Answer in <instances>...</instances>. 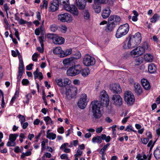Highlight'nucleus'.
I'll return each mask as SVG.
<instances>
[{"mask_svg":"<svg viewBox=\"0 0 160 160\" xmlns=\"http://www.w3.org/2000/svg\"><path fill=\"white\" fill-rule=\"evenodd\" d=\"M60 158L62 159H66V160H69L68 157V155L66 154H62L60 156Z\"/></svg>","mask_w":160,"mask_h":160,"instance_id":"nucleus-51","label":"nucleus"},{"mask_svg":"<svg viewBox=\"0 0 160 160\" xmlns=\"http://www.w3.org/2000/svg\"><path fill=\"white\" fill-rule=\"evenodd\" d=\"M120 20V17L116 15H111L108 18V21H112L115 24L116 23V25L119 24Z\"/></svg>","mask_w":160,"mask_h":160,"instance_id":"nucleus-16","label":"nucleus"},{"mask_svg":"<svg viewBox=\"0 0 160 160\" xmlns=\"http://www.w3.org/2000/svg\"><path fill=\"white\" fill-rule=\"evenodd\" d=\"M114 0H107L106 3L108 5L112 6L113 4Z\"/></svg>","mask_w":160,"mask_h":160,"instance_id":"nucleus-55","label":"nucleus"},{"mask_svg":"<svg viewBox=\"0 0 160 160\" xmlns=\"http://www.w3.org/2000/svg\"><path fill=\"white\" fill-rule=\"evenodd\" d=\"M87 96L86 94H82L77 103L78 107L81 109H84L87 105Z\"/></svg>","mask_w":160,"mask_h":160,"instance_id":"nucleus-10","label":"nucleus"},{"mask_svg":"<svg viewBox=\"0 0 160 160\" xmlns=\"http://www.w3.org/2000/svg\"><path fill=\"white\" fill-rule=\"evenodd\" d=\"M34 76V79H36L39 77V80H41L43 78V76L42 73L41 72H33Z\"/></svg>","mask_w":160,"mask_h":160,"instance_id":"nucleus-33","label":"nucleus"},{"mask_svg":"<svg viewBox=\"0 0 160 160\" xmlns=\"http://www.w3.org/2000/svg\"><path fill=\"white\" fill-rule=\"evenodd\" d=\"M112 99L114 104L118 106H120L122 104V100L120 95H114Z\"/></svg>","mask_w":160,"mask_h":160,"instance_id":"nucleus-12","label":"nucleus"},{"mask_svg":"<svg viewBox=\"0 0 160 160\" xmlns=\"http://www.w3.org/2000/svg\"><path fill=\"white\" fill-rule=\"evenodd\" d=\"M69 0H54V2L58 4L59 5H62L64 9L65 7H66L69 3Z\"/></svg>","mask_w":160,"mask_h":160,"instance_id":"nucleus-24","label":"nucleus"},{"mask_svg":"<svg viewBox=\"0 0 160 160\" xmlns=\"http://www.w3.org/2000/svg\"><path fill=\"white\" fill-rule=\"evenodd\" d=\"M127 40H128L129 42V46H130L131 48H135L138 46L135 40L133 38L132 35H129L127 37Z\"/></svg>","mask_w":160,"mask_h":160,"instance_id":"nucleus-17","label":"nucleus"},{"mask_svg":"<svg viewBox=\"0 0 160 160\" xmlns=\"http://www.w3.org/2000/svg\"><path fill=\"white\" fill-rule=\"evenodd\" d=\"M99 101L96 100L92 101L91 104L92 105V110L94 117L96 119L101 118L102 116L101 109L103 107H107L109 105V96L106 91L104 90L100 93Z\"/></svg>","mask_w":160,"mask_h":160,"instance_id":"nucleus-1","label":"nucleus"},{"mask_svg":"<svg viewBox=\"0 0 160 160\" xmlns=\"http://www.w3.org/2000/svg\"><path fill=\"white\" fill-rule=\"evenodd\" d=\"M141 82L143 88L146 90H149L150 88V86L148 80L145 78L141 79Z\"/></svg>","mask_w":160,"mask_h":160,"instance_id":"nucleus-21","label":"nucleus"},{"mask_svg":"<svg viewBox=\"0 0 160 160\" xmlns=\"http://www.w3.org/2000/svg\"><path fill=\"white\" fill-rule=\"evenodd\" d=\"M18 22L19 24L22 25L26 24V21L24 20L22 18H21L19 21Z\"/></svg>","mask_w":160,"mask_h":160,"instance_id":"nucleus-60","label":"nucleus"},{"mask_svg":"<svg viewBox=\"0 0 160 160\" xmlns=\"http://www.w3.org/2000/svg\"><path fill=\"white\" fill-rule=\"evenodd\" d=\"M41 146H42V148L41 150L42 151H43L45 150V142L43 141H42L41 143Z\"/></svg>","mask_w":160,"mask_h":160,"instance_id":"nucleus-63","label":"nucleus"},{"mask_svg":"<svg viewBox=\"0 0 160 160\" xmlns=\"http://www.w3.org/2000/svg\"><path fill=\"white\" fill-rule=\"evenodd\" d=\"M56 135L55 133L52 132H50L47 135L46 137L47 138L50 139L54 140L56 138Z\"/></svg>","mask_w":160,"mask_h":160,"instance_id":"nucleus-39","label":"nucleus"},{"mask_svg":"<svg viewBox=\"0 0 160 160\" xmlns=\"http://www.w3.org/2000/svg\"><path fill=\"white\" fill-rule=\"evenodd\" d=\"M106 0H94L95 4H104Z\"/></svg>","mask_w":160,"mask_h":160,"instance_id":"nucleus-46","label":"nucleus"},{"mask_svg":"<svg viewBox=\"0 0 160 160\" xmlns=\"http://www.w3.org/2000/svg\"><path fill=\"white\" fill-rule=\"evenodd\" d=\"M72 92L71 97L72 98H75L76 96L78 90L76 87H74L72 88Z\"/></svg>","mask_w":160,"mask_h":160,"instance_id":"nucleus-38","label":"nucleus"},{"mask_svg":"<svg viewBox=\"0 0 160 160\" xmlns=\"http://www.w3.org/2000/svg\"><path fill=\"white\" fill-rule=\"evenodd\" d=\"M55 82L60 87H64L63 80L62 79H56Z\"/></svg>","mask_w":160,"mask_h":160,"instance_id":"nucleus-40","label":"nucleus"},{"mask_svg":"<svg viewBox=\"0 0 160 160\" xmlns=\"http://www.w3.org/2000/svg\"><path fill=\"white\" fill-rule=\"evenodd\" d=\"M82 153V151L79 149H78L77 151V153L74 155L75 157H78L81 156Z\"/></svg>","mask_w":160,"mask_h":160,"instance_id":"nucleus-52","label":"nucleus"},{"mask_svg":"<svg viewBox=\"0 0 160 160\" xmlns=\"http://www.w3.org/2000/svg\"><path fill=\"white\" fill-rule=\"evenodd\" d=\"M18 136V135L17 134H11L9 136V140L12 142H15Z\"/></svg>","mask_w":160,"mask_h":160,"instance_id":"nucleus-34","label":"nucleus"},{"mask_svg":"<svg viewBox=\"0 0 160 160\" xmlns=\"http://www.w3.org/2000/svg\"><path fill=\"white\" fill-rule=\"evenodd\" d=\"M50 30L52 32H55L58 29V27L56 24H52L50 26Z\"/></svg>","mask_w":160,"mask_h":160,"instance_id":"nucleus-44","label":"nucleus"},{"mask_svg":"<svg viewBox=\"0 0 160 160\" xmlns=\"http://www.w3.org/2000/svg\"><path fill=\"white\" fill-rule=\"evenodd\" d=\"M44 38V36H41L39 37V41L40 43H41L42 42H43L45 41Z\"/></svg>","mask_w":160,"mask_h":160,"instance_id":"nucleus-64","label":"nucleus"},{"mask_svg":"<svg viewBox=\"0 0 160 160\" xmlns=\"http://www.w3.org/2000/svg\"><path fill=\"white\" fill-rule=\"evenodd\" d=\"M141 47L144 49V51H145V50L147 49L148 48V43L146 42H144Z\"/></svg>","mask_w":160,"mask_h":160,"instance_id":"nucleus-47","label":"nucleus"},{"mask_svg":"<svg viewBox=\"0 0 160 160\" xmlns=\"http://www.w3.org/2000/svg\"><path fill=\"white\" fill-rule=\"evenodd\" d=\"M129 26L128 23L121 25L117 31L116 37L120 38L126 35L129 31Z\"/></svg>","mask_w":160,"mask_h":160,"instance_id":"nucleus-2","label":"nucleus"},{"mask_svg":"<svg viewBox=\"0 0 160 160\" xmlns=\"http://www.w3.org/2000/svg\"><path fill=\"white\" fill-rule=\"evenodd\" d=\"M38 54L37 53H35L32 56V60L34 62H37L38 61L37 57Z\"/></svg>","mask_w":160,"mask_h":160,"instance_id":"nucleus-50","label":"nucleus"},{"mask_svg":"<svg viewBox=\"0 0 160 160\" xmlns=\"http://www.w3.org/2000/svg\"><path fill=\"white\" fill-rule=\"evenodd\" d=\"M72 87H70L69 86V87H67L66 88V95L67 96L70 95V92H72Z\"/></svg>","mask_w":160,"mask_h":160,"instance_id":"nucleus-42","label":"nucleus"},{"mask_svg":"<svg viewBox=\"0 0 160 160\" xmlns=\"http://www.w3.org/2000/svg\"><path fill=\"white\" fill-rule=\"evenodd\" d=\"M43 119L46 123L48 122L49 120H51V118L48 116L44 117Z\"/></svg>","mask_w":160,"mask_h":160,"instance_id":"nucleus-62","label":"nucleus"},{"mask_svg":"<svg viewBox=\"0 0 160 160\" xmlns=\"http://www.w3.org/2000/svg\"><path fill=\"white\" fill-rule=\"evenodd\" d=\"M83 15L84 18L86 20H88L90 18V14L87 10H85L83 12Z\"/></svg>","mask_w":160,"mask_h":160,"instance_id":"nucleus-36","label":"nucleus"},{"mask_svg":"<svg viewBox=\"0 0 160 160\" xmlns=\"http://www.w3.org/2000/svg\"><path fill=\"white\" fill-rule=\"evenodd\" d=\"M129 42L128 40H127V38L126 40L122 43L123 48L125 49L131 48L130 46H129Z\"/></svg>","mask_w":160,"mask_h":160,"instance_id":"nucleus-35","label":"nucleus"},{"mask_svg":"<svg viewBox=\"0 0 160 160\" xmlns=\"http://www.w3.org/2000/svg\"><path fill=\"white\" fill-rule=\"evenodd\" d=\"M48 2L47 0H44L43 1V5L42 7L43 8H45L46 9L47 8L48 6Z\"/></svg>","mask_w":160,"mask_h":160,"instance_id":"nucleus-57","label":"nucleus"},{"mask_svg":"<svg viewBox=\"0 0 160 160\" xmlns=\"http://www.w3.org/2000/svg\"><path fill=\"white\" fill-rule=\"evenodd\" d=\"M146 135L147 136L148 138L151 139L152 138V133L150 132H147L146 133Z\"/></svg>","mask_w":160,"mask_h":160,"instance_id":"nucleus-56","label":"nucleus"},{"mask_svg":"<svg viewBox=\"0 0 160 160\" xmlns=\"http://www.w3.org/2000/svg\"><path fill=\"white\" fill-rule=\"evenodd\" d=\"M18 117L19 119V121L20 122L21 124H22L25 121V117L21 114H19L18 115Z\"/></svg>","mask_w":160,"mask_h":160,"instance_id":"nucleus-43","label":"nucleus"},{"mask_svg":"<svg viewBox=\"0 0 160 160\" xmlns=\"http://www.w3.org/2000/svg\"><path fill=\"white\" fill-rule=\"evenodd\" d=\"M33 66V64L32 63H30L28 65H27L26 67V69L27 70H31L32 69V67Z\"/></svg>","mask_w":160,"mask_h":160,"instance_id":"nucleus-58","label":"nucleus"},{"mask_svg":"<svg viewBox=\"0 0 160 160\" xmlns=\"http://www.w3.org/2000/svg\"><path fill=\"white\" fill-rule=\"evenodd\" d=\"M1 95L2 97L1 106L2 108H3L5 106V102L4 98V95L2 92V93L1 94Z\"/></svg>","mask_w":160,"mask_h":160,"instance_id":"nucleus-48","label":"nucleus"},{"mask_svg":"<svg viewBox=\"0 0 160 160\" xmlns=\"http://www.w3.org/2000/svg\"><path fill=\"white\" fill-rule=\"evenodd\" d=\"M83 64L86 66H93L95 62L94 58L88 55L85 56L83 60Z\"/></svg>","mask_w":160,"mask_h":160,"instance_id":"nucleus-9","label":"nucleus"},{"mask_svg":"<svg viewBox=\"0 0 160 160\" xmlns=\"http://www.w3.org/2000/svg\"><path fill=\"white\" fill-rule=\"evenodd\" d=\"M160 17L159 15L157 13L155 14L150 19V21L152 22L155 23L158 21Z\"/></svg>","mask_w":160,"mask_h":160,"instance_id":"nucleus-32","label":"nucleus"},{"mask_svg":"<svg viewBox=\"0 0 160 160\" xmlns=\"http://www.w3.org/2000/svg\"><path fill=\"white\" fill-rule=\"evenodd\" d=\"M134 91L137 96L140 95L142 92V90L140 85L138 83L134 85Z\"/></svg>","mask_w":160,"mask_h":160,"instance_id":"nucleus-23","label":"nucleus"},{"mask_svg":"<svg viewBox=\"0 0 160 160\" xmlns=\"http://www.w3.org/2000/svg\"><path fill=\"white\" fill-rule=\"evenodd\" d=\"M58 132L59 133L62 134L64 132V129L63 127L62 126L60 128H58Z\"/></svg>","mask_w":160,"mask_h":160,"instance_id":"nucleus-54","label":"nucleus"},{"mask_svg":"<svg viewBox=\"0 0 160 160\" xmlns=\"http://www.w3.org/2000/svg\"><path fill=\"white\" fill-rule=\"evenodd\" d=\"M14 152L16 153H18L19 152H21L19 146H16L15 148Z\"/></svg>","mask_w":160,"mask_h":160,"instance_id":"nucleus-59","label":"nucleus"},{"mask_svg":"<svg viewBox=\"0 0 160 160\" xmlns=\"http://www.w3.org/2000/svg\"><path fill=\"white\" fill-rule=\"evenodd\" d=\"M14 30L15 31V36L17 38V39L18 40H20V38L19 37V34L18 31L16 29L14 28Z\"/></svg>","mask_w":160,"mask_h":160,"instance_id":"nucleus-61","label":"nucleus"},{"mask_svg":"<svg viewBox=\"0 0 160 160\" xmlns=\"http://www.w3.org/2000/svg\"><path fill=\"white\" fill-rule=\"evenodd\" d=\"M132 37L136 42L138 46L139 45L141 42L142 37L141 34L139 32L135 33L134 35H132Z\"/></svg>","mask_w":160,"mask_h":160,"instance_id":"nucleus-19","label":"nucleus"},{"mask_svg":"<svg viewBox=\"0 0 160 160\" xmlns=\"http://www.w3.org/2000/svg\"><path fill=\"white\" fill-rule=\"evenodd\" d=\"M81 69L80 73L84 77H87L90 73V71L88 68L82 69L81 66Z\"/></svg>","mask_w":160,"mask_h":160,"instance_id":"nucleus-26","label":"nucleus"},{"mask_svg":"<svg viewBox=\"0 0 160 160\" xmlns=\"http://www.w3.org/2000/svg\"><path fill=\"white\" fill-rule=\"evenodd\" d=\"M92 142L94 143L96 142L99 144L101 143L102 141L101 140V136H97L94 137L92 139Z\"/></svg>","mask_w":160,"mask_h":160,"instance_id":"nucleus-31","label":"nucleus"},{"mask_svg":"<svg viewBox=\"0 0 160 160\" xmlns=\"http://www.w3.org/2000/svg\"><path fill=\"white\" fill-rule=\"evenodd\" d=\"M22 83L23 86H27L29 84V81L27 79H23L22 81Z\"/></svg>","mask_w":160,"mask_h":160,"instance_id":"nucleus-45","label":"nucleus"},{"mask_svg":"<svg viewBox=\"0 0 160 160\" xmlns=\"http://www.w3.org/2000/svg\"><path fill=\"white\" fill-rule=\"evenodd\" d=\"M86 0H76V5L78 8L81 10H84L86 4Z\"/></svg>","mask_w":160,"mask_h":160,"instance_id":"nucleus-14","label":"nucleus"},{"mask_svg":"<svg viewBox=\"0 0 160 160\" xmlns=\"http://www.w3.org/2000/svg\"><path fill=\"white\" fill-rule=\"evenodd\" d=\"M72 49L70 48L68 49H66L62 50V53L60 55V58H63L66 57L72 53Z\"/></svg>","mask_w":160,"mask_h":160,"instance_id":"nucleus-25","label":"nucleus"},{"mask_svg":"<svg viewBox=\"0 0 160 160\" xmlns=\"http://www.w3.org/2000/svg\"><path fill=\"white\" fill-rule=\"evenodd\" d=\"M54 0L49 5L48 10L49 12H54L57 10L58 8L59 5L58 3L54 2Z\"/></svg>","mask_w":160,"mask_h":160,"instance_id":"nucleus-18","label":"nucleus"},{"mask_svg":"<svg viewBox=\"0 0 160 160\" xmlns=\"http://www.w3.org/2000/svg\"><path fill=\"white\" fill-rule=\"evenodd\" d=\"M116 25V23L115 24L112 21H108V23L105 29L106 31L107 32L112 31Z\"/></svg>","mask_w":160,"mask_h":160,"instance_id":"nucleus-20","label":"nucleus"},{"mask_svg":"<svg viewBox=\"0 0 160 160\" xmlns=\"http://www.w3.org/2000/svg\"><path fill=\"white\" fill-rule=\"evenodd\" d=\"M110 89L114 93L119 94L122 92V89L118 83L112 84L110 87Z\"/></svg>","mask_w":160,"mask_h":160,"instance_id":"nucleus-13","label":"nucleus"},{"mask_svg":"<svg viewBox=\"0 0 160 160\" xmlns=\"http://www.w3.org/2000/svg\"><path fill=\"white\" fill-rule=\"evenodd\" d=\"M143 62V59L141 57L137 58L135 59V64L137 65H139Z\"/></svg>","mask_w":160,"mask_h":160,"instance_id":"nucleus-41","label":"nucleus"},{"mask_svg":"<svg viewBox=\"0 0 160 160\" xmlns=\"http://www.w3.org/2000/svg\"><path fill=\"white\" fill-rule=\"evenodd\" d=\"M70 81V80L67 78H65L63 79V83L64 85V87L66 86L69 83Z\"/></svg>","mask_w":160,"mask_h":160,"instance_id":"nucleus-49","label":"nucleus"},{"mask_svg":"<svg viewBox=\"0 0 160 160\" xmlns=\"http://www.w3.org/2000/svg\"><path fill=\"white\" fill-rule=\"evenodd\" d=\"M81 66L78 64L70 67L67 71V74L69 76H75L80 73Z\"/></svg>","mask_w":160,"mask_h":160,"instance_id":"nucleus-4","label":"nucleus"},{"mask_svg":"<svg viewBox=\"0 0 160 160\" xmlns=\"http://www.w3.org/2000/svg\"><path fill=\"white\" fill-rule=\"evenodd\" d=\"M145 60L148 62H152L153 60V57L150 53L146 54L144 56Z\"/></svg>","mask_w":160,"mask_h":160,"instance_id":"nucleus-29","label":"nucleus"},{"mask_svg":"<svg viewBox=\"0 0 160 160\" xmlns=\"http://www.w3.org/2000/svg\"><path fill=\"white\" fill-rule=\"evenodd\" d=\"M156 70V67L154 64H152L148 66V70L150 73H154Z\"/></svg>","mask_w":160,"mask_h":160,"instance_id":"nucleus-27","label":"nucleus"},{"mask_svg":"<svg viewBox=\"0 0 160 160\" xmlns=\"http://www.w3.org/2000/svg\"><path fill=\"white\" fill-rule=\"evenodd\" d=\"M18 70V75L17 77L18 83H20L21 79L23 75V73L24 72L25 70L24 63L22 59L19 60Z\"/></svg>","mask_w":160,"mask_h":160,"instance_id":"nucleus-7","label":"nucleus"},{"mask_svg":"<svg viewBox=\"0 0 160 160\" xmlns=\"http://www.w3.org/2000/svg\"><path fill=\"white\" fill-rule=\"evenodd\" d=\"M81 57L80 52H77L74 57L64 59L63 61V63L64 66H66L73 63V60L80 58Z\"/></svg>","mask_w":160,"mask_h":160,"instance_id":"nucleus-8","label":"nucleus"},{"mask_svg":"<svg viewBox=\"0 0 160 160\" xmlns=\"http://www.w3.org/2000/svg\"><path fill=\"white\" fill-rule=\"evenodd\" d=\"M62 50L61 47H57L53 49V52L55 54H59L60 56L62 53Z\"/></svg>","mask_w":160,"mask_h":160,"instance_id":"nucleus-30","label":"nucleus"},{"mask_svg":"<svg viewBox=\"0 0 160 160\" xmlns=\"http://www.w3.org/2000/svg\"><path fill=\"white\" fill-rule=\"evenodd\" d=\"M145 52L144 49H143L142 48L139 46L137 47L132 51L131 53L134 55L140 56L142 55Z\"/></svg>","mask_w":160,"mask_h":160,"instance_id":"nucleus-15","label":"nucleus"},{"mask_svg":"<svg viewBox=\"0 0 160 160\" xmlns=\"http://www.w3.org/2000/svg\"><path fill=\"white\" fill-rule=\"evenodd\" d=\"M153 154L155 158L156 159L160 158V147H158L154 151Z\"/></svg>","mask_w":160,"mask_h":160,"instance_id":"nucleus-28","label":"nucleus"},{"mask_svg":"<svg viewBox=\"0 0 160 160\" xmlns=\"http://www.w3.org/2000/svg\"><path fill=\"white\" fill-rule=\"evenodd\" d=\"M111 12V10L109 7H107L102 11V16L103 18H106L110 15Z\"/></svg>","mask_w":160,"mask_h":160,"instance_id":"nucleus-22","label":"nucleus"},{"mask_svg":"<svg viewBox=\"0 0 160 160\" xmlns=\"http://www.w3.org/2000/svg\"><path fill=\"white\" fill-rule=\"evenodd\" d=\"M124 99L128 105H132L135 101L134 97L131 92L127 91L124 93Z\"/></svg>","mask_w":160,"mask_h":160,"instance_id":"nucleus-5","label":"nucleus"},{"mask_svg":"<svg viewBox=\"0 0 160 160\" xmlns=\"http://www.w3.org/2000/svg\"><path fill=\"white\" fill-rule=\"evenodd\" d=\"M93 7L95 10V12L97 13H100L101 11V7L99 4H95L93 5Z\"/></svg>","mask_w":160,"mask_h":160,"instance_id":"nucleus-37","label":"nucleus"},{"mask_svg":"<svg viewBox=\"0 0 160 160\" xmlns=\"http://www.w3.org/2000/svg\"><path fill=\"white\" fill-rule=\"evenodd\" d=\"M58 19L62 22H67L70 23L72 20L71 15L67 13L60 14L58 16Z\"/></svg>","mask_w":160,"mask_h":160,"instance_id":"nucleus-6","label":"nucleus"},{"mask_svg":"<svg viewBox=\"0 0 160 160\" xmlns=\"http://www.w3.org/2000/svg\"><path fill=\"white\" fill-rule=\"evenodd\" d=\"M64 9L70 12L75 16H77L78 15V10L74 5H71L69 3L66 7H65Z\"/></svg>","mask_w":160,"mask_h":160,"instance_id":"nucleus-11","label":"nucleus"},{"mask_svg":"<svg viewBox=\"0 0 160 160\" xmlns=\"http://www.w3.org/2000/svg\"><path fill=\"white\" fill-rule=\"evenodd\" d=\"M141 139L142 143L144 144H147L149 141V139L146 138H143Z\"/></svg>","mask_w":160,"mask_h":160,"instance_id":"nucleus-53","label":"nucleus"},{"mask_svg":"<svg viewBox=\"0 0 160 160\" xmlns=\"http://www.w3.org/2000/svg\"><path fill=\"white\" fill-rule=\"evenodd\" d=\"M47 37L49 39L51 40L52 42L56 44H62L65 42L64 38L58 36L55 34L48 33L47 35Z\"/></svg>","mask_w":160,"mask_h":160,"instance_id":"nucleus-3","label":"nucleus"}]
</instances>
